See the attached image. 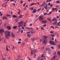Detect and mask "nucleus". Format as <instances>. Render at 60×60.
<instances>
[{"mask_svg":"<svg viewBox=\"0 0 60 60\" xmlns=\"http://www.w3.org/2000/svg\"><path fill=\"white\" fill-rule=\"evenodd\" d=\"M5 33L6 34L5 35L6 38L7 39H8L9 38L8 36H9L10 34V32H9L8 31H6Z\"/></svg>","mask_w":60,"mask_h":60,"instance_id":"1","label":"nucleus"},{"mask_svg":"<svg viewBox=\"0 0 60 60\" xmlns=\"http://www.w3.org/2000/svg\"><path fill=\"white\" fill-rule=\"evenodd\" d=\"M18 24H19L18 26L19 27H20L21 26H23V21H21L20 22L18 23Z\"/></svg>","mask_w":60,"mask_h":60,"instance_id":"2","label":"nucleus"},{"mask_svg":"<svg viewBox=\"0 0 60 60\" xmlns=\"http://www.w3.org/2000/svg\"><path fill=\"white\" fill-rule=\"evenodd\" d=\"M47 43V39H44L42 41V43L44 45L46 44Z\"/></svg>","mask_w":60,"mask_h":60,"instance_id":"3","label":"nucleus"},{"mask_svg":"<svg viewBox=\"0 0 60 60\" xmlns=\"http://www.w3.org/2000/svg\"><path fill=\"white\" fill-rule=\"evenodd\" d=\"M57 57L56 55H55L51 59V60H55L56 58Z\"/></svg>","mask_w":60,"mask_h":60,"instance_id":"4","label":"nucleus"},{"mask_svg":"<svg viewBox=\"0 0 60 60\" xmlns=\"http://www.w3.org/2000/svg\"><path fill=\"white\" fill-rule=\"evenodd\" d=\"M43 19V17L41 16H40L39 17V19L40 20H42Z\"/></svg>","mask_w":60,"mask_h":60,"instance_id":"5","label":"nucleus"},{"mask_svg":"<svg viewBox=\"0 0 60 60\" xmlns=\"http://www.w3.org/2000/svg\"><path fill=\"white\" fill-rule=\"evenodd\" d=\"M49 43L52 45H56V44H55V42L52 41H50Z\"/></svg>","mask_w":60,"mask_h":60,"instance_id":"6","label":"nucleus"},{"mask_svg":"<svg viewBox=\"0 0 60 60\" xmlns=\"http://www.w3.org/2000/svg\"><path fill=\"white\" fill-rule=\"evenodd\" d=\"M2 19L4 20V19H8V18H7V17H6L5 16H3L2 17Z\"/></svg>","mask_w":60,"mask_h":60,"instance_id":"7","label":"nucleus"},{"mask_svg":"<svg viewBox=\"0 0 60 60\" xmlns=\"http://www.w3.org/2000/svg\"><path fill=\"white\" fill-rule=\"evenodd\" d=\"M4 32V29H0V33H3Z\"/></svg>","mask_w":60,"mask_h":60,"instance_id":"8","label":"nucleus"},{"mask_svg":"<svg viewBox=\"0 0 60 60\" xmlns=\"http://www.w3.org/2000/svg\"><path fill=\"white\" fill-rule=\"evenodd\" d=\"M37 40V39L36 38H32L31 39V41H35V40Z\"/></svg>","mask_w":60,"mask_h":60,"instance_id":"9","label":"nucleus"},{"mask_svg":"<svg viewBox=\"0 0 60 60\" xmlns=\"http://www.w3.org/2000/svg\"><path fill=\"white\" fill-rule=\"evenodd\" d=\"M30 32H31V34H35V31L34 30H32L31 31H30Z\"/></svg>","mask_w":60,"mask_h":60,"instance_id":"10","label":"nucleus"},{"mask_svg":"<svg viewBox=\"0 0 60 60\" xmlns=\"http://www.w3.org/2000/svg\"><path fill=\"white\" fill-rule=\"evenodd\" d=\"M7 28L8 30H11V27L10 26H7Z\"/></svg>","mask_w":60,"mask_h":60,"instance_id":"11","label":"nucleus"},{"mask_svg":"<svg viewBox=\"0 0 60 60\" xmlns=\"http://www.w3.org/2000/svg\"><path fill=\"white\" fill-rule=\"evenodd\" d=\"M36 9H34L33 10V13H35V12H36Z\"/></svg>","mask_w":60,"mask_h":60,"instance_id":"12","label":"nucleus"},{"mask_svg":"<svg viewBox=\"0 0 60 60\" xmlns=\"http://www.w3.org/2000/svg\"><path fill=\"white\" fill-rule=\"evenodd\" d=\"M45 49L46 51H49V50H50V49L49 48H46Z\"/></svg>","mask_w":60,"mask_h":60,"instance_id":"13","label":"nucleus"},{"mask_svg":"<svg viewBox=\"0 0 60 60\" xmlns=\"http://www.w3.org/2000/svg\"><path fill=\"white\" fill-rule=\"evenodd\" d=\"M45 8L46 10H47V9H48V7H47V6H48V5L47 4H46L45 5Z\"/></svg>","mask_w":60,"mask_h":60,"instance_id":"14","label":"nucleus"},{"mask_svg":"<svg viewBox=\"0 0 60 60\" xmlns=\"http://www.w3.org/2000/svg\"><path fill=\"white\" fill-rule=\"evenodd\" d=\"M12 36L13 37V38H14V37H15V35L13 33H12Z\"/></svg>","mask_w":60,"mask_h":60,"instance_id":"15","label":"nucleus"},{"mask_svg":"<svg viewBox=\"0 0 60 60\" xmlns=\"http://www.w3.org/2000/svg\"><path fill=\"white\" fill-rule=\"evenodd\" d=\"M17 28V26H14L13 27V29H16Z\"/></svg>","mask_w":60,"mask_h":60,"instance_id":"16","label":"nucleus"},{"mask_svg":"<svg viewBox=\"0 0 60 60\" xmlns=\"http://www.w3.org/2000/svg\"><path fill=\"white\" fill-rule=\"evenodd\" d=\"M47 20H49V21H51V19H50V18L48 17L47 18Z\"/></svg>","mask_w":60,"mask_h":60,"instance_id":"17","label":"nucleus"},{"mask_svg":"<svg viewBox=\"0 0 60 60\" xmlns=\"http://www.w3.org/2000/svg\"><path fill=\"white\" fill-rule=\"evenodd\" d=\"M37 50L36 49L35 50H34L32 51L33 52V53H35V52H37Z\"/></svg>","mask_w":60,"mask_h":60,"instance_id":"18","label":"nucleus"},{"mask_svg":"<svg viewBox=\"0 0 60 60\" xmlns=\"http://www.w3.org/2000/svg\"><path fill=\"white\" fill-rule=\"evenodd\" d=\"M6 49L7 51H9V50L8 49V46L7 45L6 46Z\"/></svg>","mask_w":60,"mask_h":60,"instance_id":"19","label":"nucleus"},{"mask_svg":"<svg viewBox=\"0 0 60 60\" xmlns=\"http://www.w3.org/2000/svg\"><path fill=\"white\" fill-rule=\"evenodd\" d=\"M42 22H43L44 23H46L47 22V21L46 20H44V21H42Z\"/></svg>","mask_w":60,"mask_h":60,"instance_id":"20","label":"nucleus"},{"mask_svg":"<svg viewBox=\"0 0 60 60\" xmlns=\"http://www.w3.org/2000/svg\"><path fill=\"white\" fill-rule=\"evenodd\" d=\"M57 23V21H56L54 22V23H53V24L54 25L55 24H56Z\"/></svg>","mask_w":60,"mask_h":60,"instance_id":"21","label":"nucleus"},{"mask_svg":"<svg viewBox=\"0 0 60 60\" xmlns=\"http://www.w3.org/2000/svg\"><path fill=\"white\" fill-rule=\"evenodd\" d=\"M41 7L40 8V9H38L37 10V11L38 12H39V11H40V10H41Z\"/></svg>","mask_w":60,"mask_h":60,"instance_id":"22","label":"nucleus"},{"mask_svg":"<svg viewBox=\"0 0 60 60\" xmlns=\"http://www.w3.org/2000/svg\"><path fill=\"white\" fill-rule=\"evenodd\" d=\"M56 3L57 4H60V2L59 1H56Z\"/></svg>","mask_w":60,"mask_h":60,"instance_id":"23","label":"nucleus"},{"mask_svg":"<svg viewBox=\"0 0 60 60\" xmlns=\"http://www.w3.org/2000/svg\"><path fill=\"white\" fill-rule=\"evenodd\" d=\"M36 4H34V3H32V4H31L30 5H31V6H32V5H35Z\"/></svg>","mask_w":60,"mask_h":60,"instance_id":"24","label":"nucleus"},{"mask_svg":"<svg viewBox=\"0 0 60 60\" xmlns=\"http://www.w3.org/2000/svg\"><path fill=\"white\" fill-rule=\"evenodd\" d=\"M56 20V19L55 18V19H53L52 21H54H54H56V20Z\"/></svg>","mask_w":60,"mask_h":60,"instance_id":"25","label":"nucleus"},{"mask_svg":"<svg viewBox=\"0 0 60 60\" xmlns=\"http://www.w3.org/2000/svg\"><path fill=\"white\" fill-rule=\"evenodd\" d=\"M13 18H17V16L15 15H13Z\"/></svg>","mask_w":60,"mask_h":60,"instance_id":"26","label":"nucleus"},{"mask_svg":"<svg viewBox=\"0 0 60 60\" xmlns=\"http://www.w3.org/2000/svg\"><path fill=\"white\" fill-rule=\"evenodd\" d=\"M33 52H32V51H31V55H32V56H33V55L34 54V53Z\"/></svg>","mask_w":60,"mask_h":60,"instance_id":"27","label":"nucleus"},{"mask_svg":"<svg viewBox=\"0 0 60 60\" xmlns=\"http://www.w3.org/2000/svg\"><path fill=\"white\" fill-rule=\"evenodd\" d=\"M41 59V57H39L38 58L37 60H40Z\"/></svg>","mask_w":60,"mask_h":60,"instance_id":"28","label":"nucleus"},{"mask_svg":"<svg viewBox=\"0 0 60 60\" xmlns=\"http://www.w3.org/2000/svg\"><path fill=\"white\" fill-rule=\"evenodd\" d=\"M4 56L6 57V58H7V54H5L4 55Z\"/></svg>","mask_w":60,"mask_h":60,"instance_id":"29","label":"nucleus"},{"mask_svg":"<svg viewBox=\"0 0 60 60\" xmlns=\"http://www.w3.org/2000/svg\"><path fill=\"white\" fill-rule=\"evenodd\" d=\"M52 10L53 11H55V10H56V8H53L52 9Z\"/></svg>","mask_w":60,"mask_h":60,"instance_id":"30","label":"nucleus"},{"mask_svg":"<svg viewBox=\"0 0 60 60\" xmlns=\"http://www.w3.org/2000/svg\"><path fill=\"white\" fill-rule=\"evenodd\" d=\"M57 53L59 55H60V51H59L57 52Z\"/></svg>","mask_w":60,"mask_h":60,"instance_id":"31","label":"nucleus"},{"mask_svg":"<svg viewBox=\"0 0 60 60\" xmlns=\"http://www.w3.org/2000/svg\"><path fill=\"white\" fill-rule=\"evenodd\" d=\"M44 14V15H47V13L45 12L43 13Z\"/></svg>","mask_w":60,"mask_h":60,"instance_id":"32","label":"nucleus"},{"mask_svg":"<svg viewBox=\"0 0 60 60\" xmlns=\"http://www.w3.org/2000/svg\"><path fill=\"white\" fill-rule=\"evenodd\" d=\"M7 17H10L11 16V15H9L8 14H7L6 15Z\"/></svg>","mask_w":60,"mask_h":60,"instance_id":"33","label":"nucleus"},{"mask_svg":"<svg viewBox=\"0 0 60 60\" xmlns=\"http://www.w3.org/2000/svg\"><path fill=\"white\" fill-rule=\"evenodd\" d=\"M20 58V56L19 55V56H18V59H19Z\"/></svg>","mask_w":60,"mask_h":60,"instance_id":"34","label":"nucleus"},{"mask_svg":"<svg viewBox=\"0 0 60 60\" xmlns=\"http://www.w3.org/2000/svg\"><path fill=\"white\" fill-rule=\"evenodd\" d=\"M39 16L38 15H35V17H39Z\"/></svg>","mask_w":60,"mask_h":60,"instance_id":"35","label":"nucleus"},{"mask_svg":"<svg viewBox=\"0 0 60 60\" xmlns=\"http://www.w3.org/2000/svg\"><path fill=\"white\" fill-rule=\"evenodd\" d=\"M36 54H34V58H35V56H36Z\"/></svg>","mask_w":60,"mask_h":60,"instance_id":"36","label":"nucleus"},{"mask_svg":"<svg viewBox=\"0 0 60 60\" xmlns=\"http://www.w3.org/2000/svg\"><path fill=\"white\" fill-rule=\"evenodd\" d=\"M22 17V15H20L19 17L20 18H21Z\"/></svg>","mask_w":60,"mask_h":60,"instance_id":"37","label":"nucleus"},{"mask_svg":"<svg viewBox=\"0 0 60 60\" xmlns=\"http://www.w3.org/2000/svg\"><path fill=\"white\" fill-rule=\"evenodd\" d=\"M15 21L16 22H17L18 21V19H15Z\"/></svg>","mask_w":60,"mask_h":60,"instance_id":"38","label":"nucleus"},{"mask_svg":"<svg viewBox=\"0 0 60 60\" xmlns=\"http://www.w3.org/2000/svg\"><path fill=\"white\" fill-rule=\"evenodd\" d=\"M41 30H44V28L42 27L41 28Z\"/></svg>","mask_w":60,"mask_h":60,"instance_id":"39","label":"nucleus"},{"mask_svg":"<svg viewBox=\"0 0 60 60\" xmlns=\"http://www.w3.org/2000/svg\"><path fill=\"white\" fill-rule=\"evenodd\" d=\"M22 29H25V28H24V26H22Z\"/></svg>","mask_w":60,"mask_h":60,"instance_id":"40","label":"nucleus"},{"mask_svg":"<svg viewBox=\"0 0 60 60\" xmlns=\"http://www.w3.org/2000/svg\"><path fill=\"white\" fill-rule=\"evenodd\" d=\"M50 33L51 34H52V33H54V32L52 31H50Z\"/></svg>","mask_w":60,"mask_h":60,"instance_id":"41","label":"nucleus"},{"mask_svg":"<svg viewBox=\"0 0 60 60\" xmlns=\"http://www.w3.org/2000/svg\"><path fill=\"white\" fill-rule=\"evenodd\" d=\"M51 28H53V29H54V28L53 26H51Z\"/></svg>","mask_w":60,"mask_h":60,"instance_id":"42","label":"nucleus"},{"mask_svg":"<svg viewBox=\"0 0 60 60\" xmlns=\"http://www.w3.org/2000/svg\"><path fill=\"white\" fill-rule=\"evenodd\" d=\"M51 48L52 49H54V47H51Z\"/></svg>","mask_w":60,"mask_h":60,"instance_id":"43","label":"nucleus"},{"mask_svg":"<svg viewBox=\"0 0 60 60\" xmlns=\"http://www.w3.org/2000/svg\"><path fill=\"white\" fill-rule=\"evenodd\" d=\"M52 40L53 41V40H54V38L53 37H52Z\"/></svg>","mask_w":60,"mask_h":60,"instance_id":"44","label":"nucleus"},{"mask_svg":"<svg viewBox=\"0 0 60 60\" xmlns=\"http://www.w3.org/2000/svg\"><path fill=\"white\" fill-rule=\"evenodd\" d=\"M21 33H23V30H21Z\"/></svg>","mask_w":60,"mask_h":60,"instance_id":"45","label":"nucleus"},{"mask_svg":"<svg viewBox=\"0 0 60 60\" xmlns=\"http://www.w3.org/2000/svg\"><path fill=\"white\" fill-rule=\"evenodd\" d=\"M48 2H49V0H46V3H48Z\"/></svg>","mask_w":60,"mask_h":60,"instance_id":"46","label":"nucleus"},{"mask_svg":"<svg viewBox=\"0 0 60 60\" xmlns=\"http://www.w3.org/2000/svg\"><path fill=\"white\" fill-rule=\"evenodd\" d=\"M48 37V36H45V39L46 38H47Z\"/></svg>","mask_w":60,"mask_h":60,"instance_id":"47","label":"nucleus"},{"mask_svg":"<svg viewBox=\"0 0 60 60\" xmlns=\"http://www.w3.org/2000/svg\"><path fill=\"white\" fill-rule=\"evenodd\" d=\"M51 36L52 37H55V36L53 35H51Z\"/></svg>","mask_w":60,"mask_h":60,"instance_id":"48","label":"nucleus"},{"mask_svg":"<svg viewBox=\"0 0 60 60\" xmlns=\"http://www.w3.org/2000/svg\"><path fill=\"white\" fill-rule=\"evenodd\" d=\"M42 41V39H41L40 40V42H41Z\"/></svg>","mask_w":60,"mask_h":60,"instance_id":"49","label":"nucleus"},{"mask_svg":"<svg viewBox=\"0 0 60 60\" xmlns=\"http://www.w3.org/2000/svg\"><path fill=\"white\" fill-rule=\"evenodd\" d=\"M52 6H53V5H52V4L50 5V6L52 7Z\"/></svg>","mask_w":60,"mask_h":60,"instance_id":"50","label":"nucleus"},{"mask_svg":"<svg viewBox=\"0 0 60 60\" xmlns=\"http://www.w3.org/2000/svg\"><path fill=\"white\" fill-rule=\"evenodd\" d=\"M29 29H32V30H33V28H29Z\"/></svg>","mask_w":60,"mask_h":60,"instance_id":"51","label":"nucleus"},{"mask_svg":"<svg viewBox=\"0 0 60 60\" xmlns=\"http://www.w3.org/2000/svg\"><path fill=\"white\" fill-rule=\"evenodd\" d=\"M12 4L13 5V6H15V4L13 3Z\"/></svg>","mask_w":60,"mask_h":60,"instance_id":"52","label":"nucleus"},{"mask_svg":"<svg viewBox=\"0 0 60 60\" xmlns=\"http://www.w3.org/2000/svg\"><path fill=\"white\" fill-rule=\"evenodd\" d=\"M25 5H26V3H24L23 4V6H25Z\"/></svg>","mask_w":60,"mask_h":60,"instance_id":"53","label":"nucleus"},{"mask_svg":"<svg viewBox=\"0 0 60 60\" xmlns=\"http://www.w3.org/2000/svg\"><path fill=\"white\" fill-rule=\"evenodd\" d=\"M30 36H31V35H29V34H28L27 35V36H28V37H30Z\"/></svg>","mask_w":60,"mask_h":60,"instance_id":"54","label":"nucleus"},{"mask_svg":"<svg viewBox=\"0 0 60 60\" xmlns=\"http://www.w3.org/2000/svg\"><path fill=\"white\" fill-rule=\"evenodd\" d=\"M45 36H43L42 37V38H43V39H45Z\"/></svg>","mask_w":60,"mask_h":60,"instance_id":"55","label":"nucleus"},{"mask_svg":"<svg viewBox=\"0 0 60 60\" xmlns=\"http://www.w3.org/2000/svg\"><path fill=\"white\" fill-rule=\"evenodd\" d=\"M19 41H21V39H19Z\"/></svg>","mask_w":60,"mask_h":60,"instance_id":"56","label":"nucleus"},{"mask_svg":"<svg viewBox=\"0 0 60 60\" xmlns=\"http://www.w3.org/2000/svg\"><path fill=\"white\" fill-rule=\"evenodd\" d=\"M30 26H32V24L31 23L30 24Z\"/></svg>","mask_w":60,"mask_h":60,"instance_id":"57","label":"nucleus"},{"mask_svg":"<svg viewBox=\"0 0 60 60\" xmlns=\"http://www.w3.org/2000/svg\"><path fill=\"white\" fill-rule=\"evenodd\" d=\"M18 44H19V43H21V42L20 41H19L18 42Z\"/></svg>","mask_w":60,"mask_h":60,"instance_id":"58","label":"nucleus"},{"mask_svg":"<svg viewBox=\"0 0 60 60\" xmlns=\"http://www.w3.org/2000/svg\"><path fill=\"white\" fill-rule=\"evenodd\" d=\"M58 47L59 48H60V45H58Z\"/></svg>","mask_w":60,"mask_h":60,"instance_id":"59","label":"nucleus"},{"mask_svg":"<svg viewBox=\"0 0 60 60\" xmlns=\"http://www.w3.org/2000/svg\"><path fill=\"white\" fill-rule=\"evenodd\" d=\"M59 24H60V23H59V22H58L57 23V25H58V26H59Z\"/></svg>","mask_w":60,"mask_h":60,"instance_id":"60","label":"nucleus"},{"mask_svg":"<svg viewBox=\"0 0 60 60\" xmlns=\"http://www.w3.org/2000/svg\"><path fill=\"white\" fill-rule=\"evenodd\" d=\"M6 1L7 2H9V1H10V0H6Z\"/></svg>","mask_w":60,"mask_h":60,"instance_id":"61","label":"nucleus"},{"mask_svg":"<svg viewBox=\"0 0 60 60\" xmlns=\"http://www.w3.org/2000/svg\"><path fill=\"white\" fill-rule=\"evenodd\" d=\"M23 3V1H21V4H22V3Z\"/></svg>","mask_w":60,"mask_h":60,"instance_id":"62","label":"nucleus"},{"mask_svg":"<svg viewBox=\"0 0 60 60\" xmlns=\"http://www.w3.org/2000/svg\"><path fill=\"white\" fill-rule=\"evenodd\" d=\"M2 60H5V59L4 58H2Z\"/></svg>","mask_w":60,"mask_h":60,"instance_id":"63","label":"nucleus"},{"mask_svg":"<svg viewBox=\"0 0 60 60\" xmlns=\"http://www.w3.org/2000/svg\"><path fill=\"white\" fill-rule=\"evenodd\" d=\"M56 18L57 19H58L59 18V16H57Z\"/></svg>","mask_w":60,"mask_h":60,"instance_id":"64","label":"nucleus"}]
</instances>
